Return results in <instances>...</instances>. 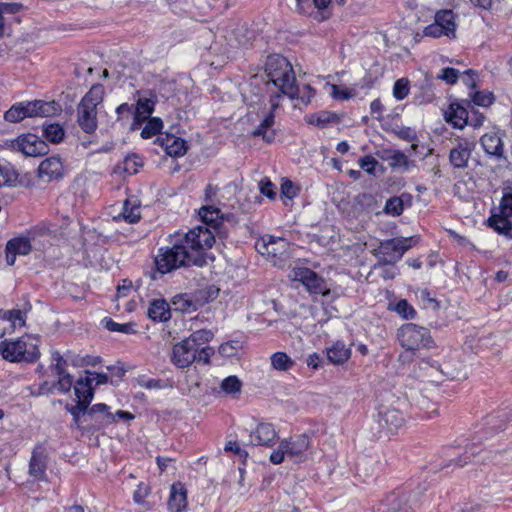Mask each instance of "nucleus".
<instances>
[{
    "label": "nucleus",
    "mask_w": 512,
    "mask_h": 512,
    "mask_svg": "<svg viewBox=\"0 0 512 512\" xmlns=\"http://www.w3.org/2000/svg\"><path fill=\"white\" fill-rule=\"evenodd\" d=\"M171 243L172 247L161 248L155 258L156 267L162 274L184 266L206 265V251L215 243V236L209 227L197 226L186 233H175Z\"/></svg>",
    "instance_id": "nucleus-1"
},
{
    "label": "nucleus",
    "mask_w": 512,
    "mask_h": 512,
    "mask_svg": "<svg viewBox=\"0 0 512 512\" xmlns=\"http://www.w3.org/2000/svg\"><path fill=\"white\" fill-rule=\"evenodd\" d=\"M213 338L210 330L201 329L193 332L189 337L176 343L170 355V361L177 368L184 369L195 361L208 364L214 354L213 348L207 345Z\"/></svg>",
    "instance_id": "nucleus-2"
},
{
    "label": "nucleus",
    "mask_w": 512,
    "mask_h": 512,
    "mask_svg": "<svg viewBox=\"0 0 512 512\" xmlns=\"http://www.w3.org/2000/svg\"><path fill=\"white\" fill-rule=\"evenodd\" d=\"M266 73L274 87L281 94L294 98L299 96V87L296 85V77L290 62L283 56L274 54L267 58Z\"/></svg>",
    "instance_id": "nucleus-3"
},
{
    "label": "nucleus",
    "mask_w": 512,
    "mask_h": 512,
    "mask_svg": "<svg viewBox=\"0 0 512 512\" xmlns=\"http://www.w3.org/2000/svg\"><path fill=\"white\" fill-rule=\"evenodd\" d=\"M39 338L32 335L0 342V354L10 362L33 363L40 357Z\"/></svg>",
    "instance_id": "nucleus-4"
},
{
    "label": "nucleus",
    "mask_w": 512,
    "mask_h": 512,
    "mask_svg": "<svg viewBox=\"0 0 512 512\" xmlns=\"http://www.w3.org/2000/svg\"><path fill=\"white\" fill-rule=\"evenodd\" d=\"M104 95L103 85L95 84L77 106V123L87 134H92L97 129V106L102 103Z\"/></svg>",
    "instance_id": "nucleus-5"
},
{
    "label": "nucleus",
    "mask_w": 512,
    "mask_h": 512,
    "mask_svg": "<svg viewBox=\"0 0 512 512\" xmlns=\"http://www.w3.org/2000/svg\"><path fill=\"white\" fill-rule=\"evenodd\" d=\"M419 238L397 237L381 241L378 248L374 249L373 254L379 261L374 265V269L383 265H395L404 255V253L415 246Z\"/></svg>",
    "instance_id": "nucleus-6"
},
{
    "label": "nucleus",
    "mask_w": 512,
    "mask_h": 512,
    "mask_svg": "<svg viewBox=\"0 0 512 512\" xmlns=\"http://www.w3.org/2000/svg\"><path fill=\"white\" fill-rule=\"evenodd\" d=\"M58 111L56 102L42 100L25 101L13 104L4 114V119L10 123H18L25 118L48 117Z\"/></svg>",
    "instance_id": "nucleus-7"
},
{
    "label": "nucleus",
    "mask_w": 512,
    "mask_h": 512,
    "mask_svg": "<svg viewBox=\"0 0 512 512\" xmlns=\"http://www.w3.org/2000/svg\"><path fill=\"white\" fill-rule=\"evenodd\" d=\"M512 186L503 188L498 208L488 219L489 226L499 234L512 237Z\"/></svg>",
    "instance_id": "nucleus-8"
},
{
    "label": "nucleus",
    "mask_w": 512,
    "mask_h": 512,
    "mask_svg": "<svg viewBox=\"0 0 512 512\" xmlns=\"http://www.w3.org/2000/svg\"><path fill=\"white\" fill-rule=\"evenodd\" d=\"M397 338L401 346L410 351L430 348L433 344L429 330L414 323L402 325L397 331Z\"/></svg>",
    "instance_id": "nucleus-9"
},
{
    "label": "nucleus",
    "mask_w": 512,
    "mask_h": 512,
    "mask_svg": "<svg viewBox=\"0 0 512 512\" xmlns=\"http://www.w3.org/2000/svg\"><path fill=\"white\" fill-rule=\"evenodd\" d=\"M309 445L310 439L305 434L284 439L280 442L278 448L271 453L270 461L277 465L281 464L285 457L302 460Z\"/></svg>",
    "instance_id": "nucleus-10"
},
{
    "label": "nucleus",
    "mask_w": 512,
    "mask_h": 512,
    "mask_svg": "<svg viewBox=\"0 0 512 512\" xmlns=\"http://www.w3.org/2000/svg\"><path fill=\"white\" fill-rule=\"evenodd\" d=\"M291 277L293 280L301 282L311 294L325 296L330 292L326 281L316 272L307 267H298L293 269Z\"/></svg>",
    "instance_id": "nucleus-11"
},
{
    "label": "nucleus",
    "mask_w": 512,
    "mask_h": 512,
    "mask_svg": "<svg viewBox=\"0 0 512 512\" xmlns=\"http://www.w3.org/2000/svg\"><path fill=\"white\" fill-rule=\"evenodd\" d=\"M12 148L25 156L37 157L48 153L46 142L35 134H24L12 141Z\"/></svg>",
    "instance_id": "nucleus-12"
},
{
    "label": "nucleus",
    "mask_w": 512,
    "mask_h": 512,
    "mask_svg": "<svg viewBox=\"0 0 512 512\" xmlns=\"http://www.w3.org/2000/svg\"><path fill=\"white\" fill-rule=\"evenodd\" d=\"M504 135L500 129L493 128L480 138V144L487 156L498 161L505 159Z\"/></svg>",
    "instance_id": "nucleus-13"
},
{
    "label": "nucleus",
    "mask_w": 512,
    "mask_h": 512,
    "mask_svg": "<svg viewBox=\"0 0 512 512\" xmlns=\"http://www.w3.org/2000/svg\"><path fill=\"white\" fill-rule=\"evenodd\" d=\"M85 421L88 423L87 429L89 431H96L114 423V418L109 406L104 403H98L90 408L88 407Z\"/></svg>",
    "instance_id": "nucleus-14"
},
{
    "label": "nucleus",
    "mask_w": 512,
    "mask_h": 512,
    "mask_svg": "<svg viewBox=\"0 0 512 512\" xmlns=\"http://www.w3.org/2000/svg\"><path fill=\"white\" fill-rule=\"evenodd\" d=\"M450 144L452 145L450 149V163L457 168L465 167L470 159L474 141L458 136L453 139L450 136Z\"/></svg>",
    "instance_id": "nucleus-15"
},
{
    "label": "nucleus",
    "mask_w": 512,
    "mask_h": 512,
    "mask_svg": "<svg viewBox=\"0 0 512 512\" xmlns=\"http://www.w3.org/2000/svg\"><path fill=\"white\" fill-rule=\"evenodd\" d=\"M65 168L59 156L44 159L38 167V176L44 181L59 180L64 177Z\"/></svg>",
    "instance_id": "nucleus-16"
},
{
    "label": "nucleus",
    "mask_w": 512,
    "mask_h": 512,
    "mask_svg": "<svg viewBox=\"0 0 512 512\" xmlns=\"http://www.w3.org/2000/svg\"><path fill=\"white\" fill-rule=\"evenodd\" d=\"M280 94H276L275 97H271V111L261 121V123L252 131L251 135L254 137H262L267 143H271L275 139V132L272 129L275 123L274 110L279 106L278 98Z\"/></svg>",
    "instance_id": "nucleus-17"
},
{
    "label": "nucleus",
    "mask_w": 512,
    "mask_h": 512,
    "mask_svg": "<svg viewBox=\"0 0 512 512\" xmlns=\"http://www.w3.org/2000/svg\"><path fill=\"white\" fill-rule=\"evenodd\" d=\"M295 11L299 14L314 15V19L318 21L325 20L329 17L324 10L329 6L331 0H294Z\"/></svg>",
    "instance_id": "nucleus-18"
},
{
    "label": "nucleus",
    "mask_w": 512,
    "mask_h": 512,
    "mask_svg": "<svg viewBox=\"0 0 512 512\" xmlns=\"http://www.w3.org/2000/svg\"><path fill=\"white\" fill-rule=\"evenodd\" d=\"M47 469V452L45 447L37 445L33 451L29 461V475L36 481L46 479Z\"/></svg>",
    "instance_id": "nucleus-19"
},
{
    "label": "nucleus",
    "mask_w": 512,
    "mask_h": 512,
    "mask_svg": "<svg viewBox=\"0 0 512 512\" xmlns=\"http://www.w3.org/2000/svg\"><path fill=\"white\" fill-rule=\"evenodd\" d=\"M277 432L274 426L270 423H260L256 429L249 435V441L252 445L271 447L277 440Z\"/></svg>",
    "instance_id": "nucleus-20"
},
{
    "label": "nucleus",
    "mask_w": 512,
    "mask_h": 512,
    "mask_svg": "<svg viewBox=\"0 0 512 512\" xmlns=\"http://www.w3.org/2000/svg\"><path fill=\"white\" fill-rule=\"evenodd\" d=\"M31 243L27 237H16L6 244V262L9 266L14 265L17 255H28L31 252Z\"/></svg>",
    "instance_id": "nucleus-21"
},
{
    "label": "nucleus",
    "mask_w": 512,
    "mask_h": 512,
    "mask_svg": "<svg viewBox=\"0 0 512 512\" xmlns=\"http://www.w3.org/2000/svg\"><path fill=\"white\" fill-rule=\"evenodd\" d=\"M425 36L438 38L448 35V9H441L436 12L434 23L428 25L424 31Z\"/></svg>",
    "instance_id": "nucleus-22"
},
{
    "label": "nucleus",
    "mask_w": 512,
    "mask_h": 512,
    "mask_svg": "<svg viewBox=\"0 0 512 512\" xmlns=\"http://www.w3.org/2000/svg\"><path fill=\"white\" fill-rule=\"evenodd\" d=\"M187 506V491L180 482L171 486L168 508L171 512H182Z\"/></svg>",
    "instance_id": "nucleus-23"
},
{
    "label": "nucleus",
    "mask_w": 512,
    "mask_h": 512,
    "mask_svg": "<svg viewBox=\"0 0 512 512\" xmlns=\"http://www.w3.org/2000/svg\"><path fill=\"white\" fill-rule=\"evenodd\" d=\"M404 419L401 413L395 409H387L379 412L378 423L381 428L393 433L402 426Z\"/></svg>",
    "instance_id": "nucleus-24"
},
{
    "label": "nucleus",
    "mask_w": 512,
    "mask_h": 512,
    "mask_svg": "<svg viewBox=\"0 0 512 512\" xmlns=\"http://www.w3.org/2000/svg\"><path fill=\"white\" fill-rule=\"evenodd\" d=\"M74 392L78 402L90 405L94 397L93 379L86 375L80 377L74 385Z\"/></svg>",
    "instance_id": "nucleus-25"
},
{
    "label": "nucleus",
    "mask_w": 512,
    "mask_h": 512,
    "mask_svg": "<svg viewBox=\"0 0 512 512\" xmlns=\"http://www.w3.org/2000/svg\"><path fill=\"white\" fill-rule=\"evenodd\" d=\"M158 141L170 156L180 157L187 151L186 141L174 135L166 134L164 137H159Z\"/></svg>",
    "instance_id": "nucleus-26"
},
{
    "label": "nucleus",
    "mask_w": 512,
    "mask_h": 512,
    "mask_svg": "<svg viewBox=\"0 0 512 512\" xmlns=\"http://www.w3.org/2000/svg\"><path fill=\"white\" fill-rule=\"evenodd\" d=\"M288 247L286 239L281 237L269 236L268 240H263V243L258 248L259 252L271 257H278L283 255Z\"/></svg>",
    "instance_id": "nucleus-27"
},
{
    "label": "nucleus",
    "mask_w": 512,
    "mask_h": 512,
    "mask_svg": "<svg viewBox=\"0 0 512 512\" xmlns=\"http://www.w3.org/2000/svg\"><path fill=\"white\" fill-rule=\"evenodd\" d=\"M147 315L153 321L165 322L171 318V309L165 299H154L150 302Z\"/></svg>",
    "instance_id": "nucleus-28"
},
{
    "label": "nucleus",
    "mask_w": 512,
    "mask_h": 512,
    "mask_svg": "<svg viewBox=\"0 0 512 512\" xmlns=\"http://www.w3.org/2000/svg\"><path fill=\"white\" fill-rule=\"evenodd\" d=\"M155 101L151 98L140 97L137 101L135 110H133L134 122L132 129L146 121L154 111Z\"/></svg>",
    "instance_id": "nucleus-29"
},
{
    "label": "nucleus",
    "mask_w": 512,
    "mask_h": 512,
    "mask_svg": "<svg viewBox=\"0 0 512 512\" xmlns=\"http://www.w3.org/2000/svg\"><path fill=\"white\" fill-rule=\"evenodd\" d=\"M327 358L333 364H343L351 355L350 348H347L342 341H336L331 347L326 349Z\"/></svg>",
    "instance_id": "nucleus-30"
},
{
    "label": "nucleus",
    "mask_w": 512,
    "mask_h": 512,
    "mask_svg": "<svg viewBox=\"0 0 512 512\" xmlns=\"http://www.w3.org/2000/svg\"><path fill=\"white\" fill-rule=\"evenodd\" d=\"M121 216L128 223H136L140 220V203L136 198H128L125 200Z\"/></svg>",
    "instance_id": "nucleus-31"
},
{
    "label": "nucleus",
    "mask_w": 512,
    "mask_h": 512,
    "mask_svg": "<svg viewBox=\"0 0 512 512\" xmlns=\"http://www.w3.org/2000/svg\"><path fill=\"white\" fill-rule=\"evenodd\" d=\"M199 215L203 222L216 229L220 224V219L222 218V214L220 209L214 206H204L199 210Z\"/></svg>",
    "instance_id": "nucleus-32"
},
{
    "label": "nucleus",
    "mask_w": 512,
    "mask_h": 512,
    "mask_svg": "<svg viewBox=\"0 0 512 512\" xmlns=\"http://www.w3.org/2000/svg\"><path fill=\"white\" fill-rule=\"evenodd\" d=\"M467 121L468 111L459 105L450 104V124L454 128L463 129Z\"/></svg>",
    "instance_id": "nucleus-33"
},
{
    "label": "nucleus",
    "mask_w": 512,
    "mask_h": 512,
    "mask_svg": "<svg viewBox=\"0 0 512 512\" xmlns=\"http://www.w3.org/2000/svg\"><path fill=\"white\" fill-rule=\"evenodd\" d=\"M458 79H461L462 82L469 88H474L476 86L475 73L471 69H467L463 72L450 67V85L456 83Z\"/></svg>",
    "instance_id": "nucleus-34"
},
{
    "label": "nucleus",
    "mask_w": 512,
    "mask_h": 512,
    "mask_svg": "<svg viewBox=\"0 0 512 512\" xmlns=\"http://www.w3.org/2000/svg\"><path fill=\"white\" fill-rule=\"evenodd\" d=\"M44 137L51 143H60L65 136L63 127L58 123H52L43 127Z\"/></svg>",
    "instance_id": "nucleus-35"
},
{
    "label": "nucleus",
    "mask_w": 512,
    "mask_h": 512,
    "mask_svg": "<svg viewBox=\"0 0 512 512\" xmlns=\"http://www.w3.org/2000/svg\"><path fill=\"white\" fill-rule=\"evenodd\" d=\"M102 323L104 324V327L112 332H120L124 334H134L136 333L135 323L128 322V323H117L113 321L111 318H104Z\"/></svg>",
    "instance_id": "nucleus-36"
},
{
    "label": "nucleus",
    "mask_w": 512,
    "mask_h": 512,
    "mask_svg": "<svg viewBox=\"0 0 512 512\" xmlns=\"http://www.w3.org/2000/svg\"><path fill=\"white\" fill-rule=\"evenodd\" d=\"M271 364L276 370L287 371L294 365V361L286 353L276 352L271 356Z\"/></svg>",
    "instance_id": "nucleus-37"
},
{
    "label": "nucleus",
    "mask_w": 512,
    "mask_h": 512,
    "mask_svg": "<svg viewBox=\"0 0 512 512\" xmlns=\"http://www.w3.org/2000/svg\"><path fill=\"white\" fill-rule=\"evenodd\" d=\"M163 127L162 120L158 117L150 118L141 131V137L149 139L157 135Z\"/></svg>",
    "instance_id": "nucleus-38"
},
{
    "label": "nucleus",
    "mask_w": 512,
    "mask_h": 512,
    "mask_svg": "<svg viewBox=\"0 0 512 512\" xmlns=\"http://www.w3.org/2000/svg\"><path fill=\"white\" fill-rule=\"evenodd\" d=\"M220 387L226 394H236L241 391L242 382L237 376H228L222 380Z\"/></svg>",
    "instance_id": "nucleus-39"
},
{
    "label": "nucleus",
    "mask_w": 512,
    "mask_h": 512,
    "mask_svg": "<svg viewBox=\"0 0 512 512\" xmlns=\"http://www.w3.org/2000/svg\"><path fill=\"white\" fill-rule=\"evenodd\" d=\"M417 297L426 309H432L436 311L440 307L439 301L434 298L430 291L427 289H421L417 292Z\"/></svg>",
    "instance_id": "nucleus-40"
},
{
    "label": "nucleus",
    "mask_w": 512,
    "mask_h": 512,
    "mask_svg": "<svg viewBox=\"0 0 512 512\" xmlns=\"http://www.w3.org/2000/svg\"><path fill=\"white\" fill-rule=\"evenodd\" d=\"M89 405L82 404L77 401V404L71 407L67 406V410L73 416L74 422L77 426H80L81 423H87L85 421V415H87Z\"/></svg>",
    "instance_id": "nucleus-41"
},
{
    "label": "nucleus",
    "mask_w": 512,
    "mask_h": 512,
    "mask_svg": "<svg viewBox=\"0 0 512 512\" xmlns=\"http://www.w3.org/2000/svg\"><path fill=\"white\" fill-rule=\"evenodd\" d=\"M0 313H3V319L9 320L14 327H16L17 325L20 327L25 325V313L19 309H0Z\"/></svg>",
    "instance_id": "nucleus-42"
},
{
    "label": "nucleus",
    "mask_w": 512,
    "mask_h": 512,
    "mask_svg": "<svg viewBox=\"0 0 512 512\" xmlns=\"http://www.w3.org/2000/svg\"><path fill=\"white\" fill-rule=\"evenodd\" d=\"M404 209V203L401 197H392L386 201L384 211L388 215L399 216Z\"/></svg>",
    "instance_id": "nucleus-43"
},
{
    "label": "nucleus",
    "mask_w": 512,
    "mask_h": 512,
    "mask_svg": "<svg viewBox=\"0 0 512 512\" xmlns=\"http://www.w3.org/2000/svg\"><path fill=\"white\" fill-rule=\"evenodd\" d=\"M395 311L405 319H414L416 316L415 309L407 302V300H400L396 306Z\"/></svg>",
    "instance_id": "nucleus-44"
},
{
    "label": "nucleus",
    "mask_w": 512,
    "mask_h": 512,
    "mask_svg": "<svg viewBox=\"0 0 512 512\" xmlns=\"http://www.w3.org/2000/svg\"><path fill=\"white\" fill-rule=\"evenodd\" d=\"M409 81L407 79H398L393 87V96L397 100H403L409 93Z\"/></svg>",
    "instance_id": "nucleus-45"
},
{
    "label": "nucleus",
    "mask_w": 512,
    "mask_h": 512,
    "mask_svg": "<svg viewBox=\"0 0 512 512\" xmlns=\"http://www.w3.org/2000/svg\"><path fill=\"white\" fill-rule=\"evenodd\" d=\"M143 164L142 159L136 155H130L125 158L124 160V170L130 174H136L138 172V168L141 167Z\"/></svg>",
    "instance_id": "nucleus-46"
},
{
    "label": "nucleus",
    "mask_w": 512,
    "mask_h": 512,
    "mask_svg": "<svg viewBox=\"0 0 512 512\" xmlns=\"http://www.w3.org/2000/svg\"><path fill=\"white\" fill-rule=\"evenodd\" d=\"M260 193L270 200H274L277 196L276 186L270 181L269 178L265 177L259 182Z\"/></svg>",
    "instance_id": "nucleus-47"
},
{
    "label": "nucleus",
    "mask_w": 512,
    "mask_h": 512,
    "mask_svg": "<svg viewBox=\"0 0 512 512\" xmlns=\"http://www.w3.org/2000/svg\"><path fill=\"white\" fill-rule=\"evenodd\" d=\"M72 385L73 377L68 372L58 375V381L53 383V387L57 388L62 393L69 392Z\"/></svg>",
    "instance_id": "nucleus-48"
},
{
    "label": "nucleus",
    "mask_w": 512,
    "mask_h": 512,
    "mask_svg": "<svg viewBox=\"0 0 512 512\" xmlns=\"http://www.w3.org/2000/svg\"><path fill=\"white\" fill-rule=\"evenodd\" d=\"M473 102L478 106L488 107L494 102L491 92L478 91L473 95Z\"/></svg>",
    "instance_id": "nucleus-49"
},
{
    "label": "nucleus",
    "mask_w": 512,
    "mask_h": 512,
    "mask_svg": "<svg viewBox=\"0 0 512 512\" xmlns=\"http://www.w3.org/2000/svg\"><path fill=\"white\" fill-rule=\"evenodd\" d=\"M52 360H53V366H54V369H55V372L57 375H62L64 373H67V371H66L67 361L63 358V356L58 351L52 352Z\"/></svg>",
    "instance_id": "nucleus-50"
},
{
    "label": "nucleus",
    "mask_w": 512,
    "mask_h": 512,
    "mask_svg": "<svg viewBox=\"0 0 512 512\" xmlns=\"http://www.w3.org/2000/svg\"><path fill=\"white\" fill-rule=\"evenodd\" d=\"M298 189L294 186L293 182L289 179H283L281 184V196L288 199H293L297 196Z\"/></svg>",
    "instance_id": "nucleus-51"
},
{
    "label": "nucleus",
    "mask_w": 512,
    "mask_h": 512,
    "mask_svg": "<svg viewBox=\"0 0 512 512\" xmlns=\"http://www.w3.org/2000/svg\"><path fill=\"white\" fill-rule=\"evenodd\" d=\"M360 167L368 174H374L378 161L370 155H367L359 160Z\"/></svg>",
    "instance_id": "nucleus-52"
},
{
    "label": "nucleus",
    "mask_w": 512,
    "mask_h": 512,
    "mask_svg": "<svg viewBox=\"0 0 512 512\" xmlns=\"http://www.w3.org/2000/svg\"><path fill=\"white\" fill-rule=\"evenodd\" d=\"M330 95L336 100H347L353 96L350 90L341 89L335 84L330 85Z\"/></svg>",
    "instance_id": "nucleus-53"
},
{
    "label": "nucleus",
    "mask_w": 512,
    "mask_h": 512,
    "mask_svg": "<svg viewBox=\"0 0 512 512\" xmlns=\"http://www.w3.org/2000/svg\"><path fill=\"white\" fill-rule=\"evenodd\" d=\"M395 134L403 140L412 142L415 141L417 138L416 132L414 129L410 127H400L395 130Z\"/></svg>",
    "instance_id": "nucleus-54"
},
{
    "label": "nucleus",
    "mask_w": 512,
    "mask_h": 512,
    "mask_svg": "<svg viewBox=\"0 0 512 512\" xmlns=\"http://www.w3.org/2000/svg\"><path fill=\"white\" fill-rule=\"evenodd\" d=\"M172 304L175 306V310H180L182 312L189 311L193 306L192 302L185 299L182 295L175 296Z\"/></svg>",
    "instance_id": "nucleus-55"
},
{
    "label": "nucleus",
    "mask_w": 512,
    "mask_h": 512,
    "mask_svg": "<svg viewBox=\"0 0 512 512\" xmlns=\"http://www.w3.org/2000/svg\"><path fill=\"white\" fill-rule=\"evenodd\" d=\"M314 95L315 90L311 86L305 85L302 89L299 88V96L293 99H300L304 104H309Z\"/></svg>",
    "instance_id": "nucleus-56"
},
{
    "label": "nucleus",
    "mask_w": 512,
    "mask_h": 512,
    "mask_svg": "<svg viewBox=\"0 0 512 512\" xmlns=\"http://www.w3.org/2000/svg\"><path fill=\"white\" fill-rule=\"evenodd\" d=\"M388 266L389 265H383L382 267H378L376 269V270H378V269L381 270L380 275L385 280L393 279L398 274V270L396 267H394V265H390V267H388Z\"/></svg>",
    "instance_id": "nucleus-57"
},
{
    "label": "nucleus",
    "mask_w": 512,
    "mask_h": 512,
    "mask_svg": "<svg viewBox=\"0 0 512 512\" xmlns=\"http://www.w3.org/2000/svg\"><path fill=\"white\" fill-rule=\"evenodd\" d=\"M389 159L391 166H401L407 161L406 155L401 151H393Z\"/></svg>",
    "instance_id": "nucleus-58"
},
{
    "label": "nucleus",
    "mask_w": 512,
    "mask_h": 512,
    "mask_svg": "<svg viewBox=\"0 0 512 512\" xmlns=\"http://www.w3.org/2000/svg\"><path fill=\"white\" fill-rule=\"evenodd\" d=\"M21 8V4L19 3H0V11L3 15L4 13L15 14Z\"/></svg>",
    "instance_id": "nucleus-59"
},
{
    "label": "nucleus",
    "mask_w": 512,
    "mask_h": 512,
    "mask_svg": "<svg viewBox=\"0 0 512 512\" xmlns=\"http://www.w3.org/2000/svg\"><path fill=\"white\" fill-rule=\"evenodd\" d=\"M86 376H90V379H93V386H98L101 384H105L108 381V376L106 374H100V373H92L89 371H85Z\"/></svg>",
    "instance_id": "nucleus-60"
},
{
    "label": "nucleus",
    "mask_w": 512,
    "mask_h": 512,
    "mask_svg": "<svg viewBox=\"0 0 512 512\" xmlns=\"http://www.w3.org/2000/svg\"><path fill=\"white\" fill-rule=\"evenodd\" d=\"M225 451L234 452L235 454H237L239 456H247V452L244 451L243 449H241L238 442H236V441H229L225 445Z\"/></svg>",
    "instance_id": "nucleus-61"
},
{
    "label": "nucleus",
    "mask_w": 512,
    "mask_h": 512,
    "mask_svg": "<svg viewBox=\"0 0 512 512\" xmlns=\"http://www.w3.org/2000/svg\"><path fill=\"white\" fill-rule=\"evenodd\" d=\"M112 416L114 418V423L118 422L119 420L130 421L135 418L132 413L123 410H118L115 413H112Z\"/></svg>",
    "instance_id": "nucleus-62"
},
{
    "label": "nucleus",
    "mask_w": 512,
    "mask_h": 512,
    "mask_svg": "<svg viewBox=\"0 0 512 512\" xmlns=\"http://www.w3.org/2000/svg\"><path fill=\"white\" fill-rule=\"evenodd\" d=\"M132 287L131 280L124 279L122 280V283L117 286V292L119 297H125L128 293V291Z\"/></svg>",
    "instance_id": "nucleus-63"
},
{
    "label": "nucleus",
    "mask_w": 512,
    "mask_h": 512,
    "mask_svg": "<svg viewBox=\"0 0 512 512\" xmlns=\"http://www.w3.org/2000/svg\"><path fill=\"white\" fill-rule=\"evenodd\" d=\"M383 109V104L379 99L373 100L370 104L371 114L377 115V117L381 116Z\"/></svg>",
    "instance_id": "nucleus-64"
}]
</instances>
